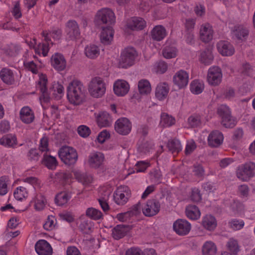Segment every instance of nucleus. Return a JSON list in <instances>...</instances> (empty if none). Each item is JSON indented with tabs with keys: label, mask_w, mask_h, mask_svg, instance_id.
Wrapping results in <instances>:
<instances>
[{
	"label": "nucleus",
	"mask_w": 255,
	"mask_h": 255,
	"mask_svg": "<svg viewBox=\"0 0 255 255\" xmlns=\"http://www.w3.org/2000/svg\"><path fill=\"white\" fill-rule=\"evenodd\" d=\"M202 225L206 230L213 231L217 226L216 220L213 216L207 215L203 217Z\"/></svg>",
	"instance_id": "36"
},
{
	"label": "nucleus",
	"mask_w": 255,
	"mask_h": 255,
	"mask_svg": "<svg viewBox=\"0 0 255 255\" xmlns=\"http://www.w3.org/2000/svg\"><path fill=\"white\" fill-rule=\"evenodd\" d=\"M228 250L234 255L237 254L240 250L238 242L236 240L230 239L227 244Z\"/></svg>",
	"instance_id": "56"
},
{
	"label": "nucleus",
	"mask_w": 255,
	"mask_h": 255,
	"mask_svg": "<svg viewBox=\"0 0 255 255\" xmlns=\"http://www.w3.org/2000/svg\"><path fill=\"white\" fill-rule=\"evenodd\" d=\"M223 139V133L218 130H215L209 134L208 137V143L210 147H218L222 144Z\"/></svg>",
	"instance_id": "19"
},
{
	"label": "nucleus",
	"mask_w": 255,
	"mask_h": 255,
	"mask_svg": "<svg viewBox=\"0 0 255 255\" xmlns=\"http://www.w3.org/2000/svg\"><path fill=\"white\" fill-rule=\"evenodd\" d=\"M236 177L242 182H248L255 176V163L248 161L238 166L236 170Z\"/></svg>",
	"instance_id": "1"
},
{
	"label": "nucleus",
	"mask_w": 255,
	"mask_h": 255,
	"mask_svg": "<svg viewBox=\"0 0 255 255\" xmlns=\"http://www.w3.org/2000/svg\"><path fill=\"white\" fill-rule=\"evenodd\" d=\"M154 144L151 140L143 139L138 144V150L139 152L146 153L153 148Z\"/></svg>",
	"instance_id": "45"
},
{
	"label": "nucleus",
	"mask_w": 255,
	"mask_h": 255,
	"mask_svg": "<svg viewBox=\"0 0 255 255\" xmlns=\"http://www.w3.org/2000/svg\"><path fill=\"white\" fill-rule=\"evenodd\" d=\"M66 31L70 37L75 36L78 31V24L74 20H69L66 24Z\"/></svg>",
	"instance_id": "47"
},
{
	"label": "nucleus",
	"mask_w": 255,
	"mask_h": 255,
	"mask_svg": "<svg viewBox=\"0 0 255 255\" xmlns=\"http://www.w3.org/2000/svg\"><path fill=\"white\" fill-rule=\"evenodd\" d=\"M185 214L187 217L192 220L198 219L201 215L199 208L194 205H189L186 206Z\"/></svg>",
	"instance_id": "32"
},
{
	"label": "nucleus",
	"mask_w": 255,
	"mask_h": 255,
	"mask_svg": "<svg viewBox=\"0 0 255 255\" xmlns=\"http://www.w3.org/2000/svg\"><path fill=\"white\" fill-rule=\"evenodd\" d=\"M56 219L54 216H48L43 224L44 229L47 231L53 230L56 226Z\"/></svg>",
	"instance_id": "51"
},
{
	"label": "nucleus",
	"mask_w": 255,
	"mask_h": 255,
	"mask_svg": "<svg viewBox=\"0 0 255 255\" xmlns=\"http://www.w3.org/2000/svg\"><path fill=\"white\" fill-rule=\"evenodd\" d=\"M38 77L39 78L36 82V87L37 90L41 93L39 97L41 105L44 109H46L49 106L50 99L47 89V78L46 75L42 73H39Z\"/></svg>",
	"instance_id": "2"
},
{
	"label": "nucleus",
	"mask_w": 255,
	"mask_h": 255,
	"mask_svg": "<svg viewBox=\"0 0 255 255\" xmlns=\"http://www.w3.org/2000/svg\"><path fill=\"white\" fill-rule=\"evenodd\" d=\"M212 26L209 23H205L201 26L200 29V37L204 42H209L213 36Z\"/></svg>",
	"instance_id": "23"
},
{
	"label": "nucleus",
	"mask_w": 255,
	"mask_h": 255,
	"mask_svg": "<svg viewBox=\"0 0 255 255\" xmlns=\"http://www.w3.org/2000/svg\"><path fill=\"white\" fill-rule=\"evenodd\" d=\"M93 181L92 174L85 173L81 175V183L85 187L89 186Z\"/></svg>",
	"instance_id": "62"
},
{
	"label": "nucleus",
	"mask_w": 255,
	"mask_h": 255,
	"mask_svg": "<svg viewBox=\"0 0 255 255\" xmlns=\"http://www.w3.org/2000/svg\"><path fill=\"white\" fill-rule=\"evenodd\" d=\"M166 35V30L161 25L155 26L151 31V38L158 41L162 40Z\"/></svg>",
	"instance_id": "34"
},
{
	"label": "nucleus",
	"mask_w": 255,
	"mask_h": 255,
	"mask_svg": "<svg viewBox=\"0 0 255 255\" xmlns=\"http://www.w3.org/2000/svg\"><path fill=\"white\" fill-rule=\"evenodd\" d=\"M111 187H103L101 189V192H104V194L101 193L103 197L98 199L99 203L104 212L108 211L110 210L109 205L107 202V200L112 193Z\"/></svg>",
	"instance_id": "24"
},
{
	"label": "nucleus",
	"mask_w": 255,
	"mask_h": 255,
	"mask_svg": "<svg viewBox=\"0 0 255 255\" xmlns=\"http://www.w3.org/2000/svg\"><path fill=\"white\" fill-rule=\"evenodd\" d=\"M217 48L219 52L223 56H231L235 52L233 45L227 41L219 42L217 44Z\"/></svg>",
	"instance_id": "28"
},
{
	"label": "nucleus",
	"mask_w": 255,
	"mask_h": 255,
	"mask_svg": "<svg viewBox=\"0 0 255 255\" xmlns=\"http://www.w3.org/2000/svg\"><path fill=\"white\" fill-rule=\"evenodd\" d=\"M115 129L120 134L128 135L131 131L132 124L127 118H121L118 119L115 123Z\"/></svg>",
	"instance_id": "12"
},
{
	"label": "nucleus",
	"mask_w": 255,
	"mask_h": 255,
	"mask_svg": "<svg viewBox=\"0 0 255 255\" xmlns=\"http://www.w3.org/2000/svg\"><path fill=\"white\" fill-rule=\"evenodd\" d=\"M204 89L203 82L195 80L190 84L191 92L194 94H199L202 92Z\"/></svg>",
	"instance_id": "44"
},
{
	"label": "nucleus",
	"mask_w": 255,
	"mask_h": 255,
	"mask_svg": "<svg viewBox=\"0 0 255 255\" xmlns=\"http://www.w3.org/2000/svg\"><path fill=\"white\" fill-rule=\"evenodd\" d=\"M8 178L5 176L0 177V195H5L8 191Z\"/></svg>",
	"instance_id": "59"
},
{
	"label": "nucleus",
	"mask_w": 255,
	"mask_h": 255,
	"mask_svg": "<svg viewBox=\"0 0 255 255\" xmlns=\"http://www.w3.org/2000/svg\"><path fill=\"white\" fill-rule=\"evenodd\" d=\"M173 228L177 235L185 236L190 232L191 225L185 219H179L174 222Z\"/></svg>",
	"instance_id": "15"
},
{
	"label": "nucleus",
	"mask_w": 255,
	"mask_h": 255,
	"mask_svg": "<svg viewBox=\"0 0 255 255\" xmlns=\"http://www.w3.org/2000/svg\"><path fill=\"white\" fill-rule=\"evenodd\" d=\"M177 49L174 47H165L162 51L164 57L167 59L174 58L177 55Z\"/></svg>",
	"instance_id": "54"
},
{
	"label": "nucleus",
	"mask_w": 255,
	"mask_h": 255,
	"mask_svg": "<svg viewBox=\"0 0 255 255\" xmlns=\"http://www.w3.org/2000/svg\"><path fill=\"white\" fill-rule=\"evenodd\" d=\"M84 52L88 58L93 59L100 55V50L97 46L92 44L85 47Z\"/></svg>",
	"instance_id": "40"
},
{
	"label": "nucleus",
	"mask_w": 255,
	"mask_h": 255,
	"mask_svg": "<svg viewBox=\"0 0 255 255\" xmlns=\"http://www.w3.org/2000/svg\"><path fill=\"white\" fill-rule=\"evenodd\" d=\"M93 227V223L91 221H85L81 225V230L85 234H88L90 232Z\"/></svg>",
	"instance_id": "64"
},
{
	"label": "nucleus",
	"mask_w": 255,
	"mask_h": 255,
	"mask_svg": "<svg viewBox=\"0 0 255 255\" xmlns=\"http://www.w3.org/2000/svg\"><path fill=\"white\" fill-rule=\"evenodd\" d=\"M13 196L16 200L23 201L28 198L29 192L26 188L23 186H18L14 190Z\"/></svg>",
	"instance_id": "38"
},
{
	"label": "nucleus",
	"mask_w": 255,
	"mask_h": 255,
	"mask_svg": "<svg viewBox=\"0 0 255 255\" xmlns=\"http://www.w3.org/2000/svg\"><path fill=\"white\" fill-rule=\"evenodd\" d=\"M32 58H35V57L30 52L27 51L24 56L23 65L26 69L33 74H37L41 66L36 64L33 61H31Z\"/></svg>",
	"instance_id": "20"
},
{
	"label": "nucleus",
	"mask_w": 255,
	"mask_h": 255,
	"mask_svg": "<svg viewBox=\"0 0 255 255\" xmlns=\"http://www.w3.org/2000/svg\"><path fill=\"white\" fill-rule=\"evenodd\" d=\"M160 209V202L156 199L148 200L146 204L142 207L143 215L146 217H152L156 215Z\"/></svg>",
	"instance_id": "10"
},
{
	"label": "nucleus",
	"mask_w": 255,
	"mask_h": 255,
	"mask_svg": "<svg viewBox=\"0 0 255 255\" xmlns=\"http://www.w3.org/2000/svg\"><path fill=\"white\" fill-rule=\"evenodd\" d=\"M245 225L243 220L233 219L229 222V227L234 230H240L242 229Z\"/></svg>",
	"instance_id": "61"
},
{
	"label": "nucleus",
	"mask_w": 255,
	"mask_h": 255,
	"mask_svg": "<svg viewBox=\"0 0 255 255\" xmlns=\"http://www.w3.org/2000/svg\"><path fill=\"white\" fill-rule=\"evenodd\" d=\"M98 125L100 127H107L112 125V119L107 112H104L99 114L97 118Z\"/></svg>",
	"instance_id": "33"
},
{
	"label": "nucleus",
	"mask_w": 255,
	"mask_h": 255,
	"mask_svg": "<svg viewBox=\"0 0 255 255\" xmlns=\"http://www.w3.org/2000/svg\"><path fill=\"white\" fill-rule=\"evenodd\" d=\"M50 64L53 68L58 72L64 71L67 67V63L65 56L61 53H54L50 58Z\"/></svg>",
	"instance_id": "11"
},
{
	"label": "nucleus",
	"mask_w": 255,
	"mask_h": 255,
	"mask_svg": "<svg viewBox=\"0 0 255 255\" xmlns=\"http://www.w3.org/2000/svg\"><path fill=\"white\" fill-rule=\"evenodd\" d=\"M42 163L48 169L52 170L55 169L57 165L56 158L51 155H44Z\"/></svg>",
	"instance_id": "43"
},
{
	"label": "nucleus",
	"mask_w": 255,
	"mask_h": 255,
	"mask_svg": "<svg viewBox=\"0 0 255 255\" xmlns=\"http://www.w3.org/2000/svg\"><path fill=\"white\" fill-rule=\"evenodd\" d=\"M189 74L184 70L176 72L173 77V82L179 89L185 88L188 85Z\"/></svg>",
	"instance_id": "16"
},
{
	"label": "nucleus",
	"mask_w": 255,
	"mask_h": 255,
	"mask_svg": "<svg viewBox=\"0 0 255 255\" xmlns=\"http://www.w3.org/2000/svg\"><path fill=\"white\" fill-rule=\"evenodd\" d=\"M250 188L246 184H243L238 187L237 193L241 198H247L249 196Z\"/></svg>",
	"instance_id": "57"
},
{
	"label": "nucleus",
	"mask_w": 255,
	"mask_h": 255,
	"mask_svg": "<svg viewBox=\"0 0 255 255\" xmlns=\"http://www.w3.org/2000/svg\"><path fill=\"white\" fill-rule=\"evenodd\" d=\"M35 249L38 255H52L53 249L50 244L44 240H39L35 245Z\"/></svg>",
	"instance_id": "18"
},
{
	"label": "nucleus",
	"mask_w": 255,
	"mask_h": 255,
	"mask_svg": "<svg viewBox=\"0 0 255 255\" xmlns=\"http://www.w3.org/2000/svg\"><path fill=\"white\" fill-rule=\"evenodd\" d=\"M19 117L21 121L25 124L32 123L35 118L33 112L28 107H24L20 110Z\"/></svg>",
	"instance_id": "27"
},
{
	"label": "nucleus",
	"mask_w": 255,
	"mask_h": 255,
	"mask_svg": "<svg viewBox=\"0 0 255 255\" xmlns=\"http://www.w3.org/2000/svg\"><path fill=\"white\" fill-rule=\"evenodd\" d=\"M79 92V82H72L69 86L67 92V98L71 103L76 105L80 104Z\"/></svg>",
	"instance_id": "13"
},
{
	"label": "nucleus",
	"mask_w": 255,
	"mask_h": 255,
	"mask_svg": "<svg viewBox=\"0 0 255 255\" xmlns=\"http://www.w3.org/2000/svg\"><path fill=\"white\" fill-rule=\"evenodd\" d=\"M175 123V119L166 113L161 115L160 125L164 127H168L173 125Z\"/></svg>",
	"instance_id": "48"
},
{
	"label": "nucleus",
	"mask_w": 255,
	"mask_h": 255,
	"mask_svg": "<svg viewBox=\"0 0 255 255\" xmlns=\"http://www.w3.org/2000/svg\"><path fill=\"white\" fill-rule=\"evenodd\" d=\"M0 77L4 83L11 85L14 83L16 75L11 70L5 68L0 71Z\"/></svg>",
	"instance_id": "26"
},
{
	"label": "nucleus",
	"mask_w": 255,
	"mask_h": 255,
	"mask_svg": "<svg viewBox=\"0 0 255 255\" xmlns=\"http://www.w3.org/2000/svg\"><path fill=\"white\" fill-rule=\"evenodd\" d=\"M86 215L95 220H99L103 217V214L100 210L93 208H89L87 209L86 212Z\"/></svg>",
	"instance_id": "53"
},
{
	"label": "nucleus",
	"mask_w": 255,
	"mask_h": 255,
	"mask_svg": "<svg viewBox=\"0 0 255 255\" xmlns=\"http://www.w3.org/2000/svg\"><path fill=\"white\" fill-rule=\"evenodd\" d=\"M167 146L169 150L172 153L175 152L178 153L182 150V146L180 141L176 138L169 140L167 143Z\"/></svg>",
	"instance_id": "42"
},
{
	"label": "nucleus",
	"mask_w": 255,
	"mask_h": 255,
	"mask_svg": "<svg viewBox=\"0 0 255 255\" xmlns=\"http://www.w3.org/2000/svg\"><path fill=\"white\" fill-rule=\"evenodd\" d=\"M169 91V87L165 82L158 84L155 90V96L159 100L166 98Z\"/></svg>",
	"instance_id": "29"
},
{
	"label": "nucleus",
	"mask_w": 255,
	"mask_h": 255,
	"mask_svg": "<svg viewBox=\"0 0 255 255\" xmlns=\"http://www.w3.org/2000/svg\"><path fill=\"white\" fill-rule=\"evenodd\" d=\"M130 196V191L127 186H120L114 193L115 202L119 205H125Z\"/></svg>",
	"instance_id": "9"
},
{
	"label": "nucleus",
	"mask_w": 255,
	"mask_h": 255,
	"mask_svg": "<svg viewBox=\"0 0 255 255\" xmlns=\"http://www.w3.org/2000/svg\"><path fill=\"white\" fill-rule=\"evenodd\" d=\"M128 230V226L124 225H118L112 230V236L116 240L123 238Z\"/></svg>",
	"instance_id": "35"
},
{
	"label": "nucleus",
	"mask_w": 255,
	"mask_h": 255,
	"mask_svg": "<svg viewBox=\"0 0 255 255\" xmlns=\"http://www.w3.org/2000/svg\"><path fill=\"white\" fill-rule=\"evenodd\" d=\"M127 25L128 28L132 30L143 29L146 25L144 19L140 17H133L127 21Z\"/></svg>",
	"instance_id": "22"
},
{
	"label": "nucleus",
	"mask_w": 255,
	"mask_h": 255,
	"mask_svg": "<svg viewBox=\"0 0 255 255\" xmlns=\"http://www.w3.org/2000/svg\"><path fill=\"white\" fill-rule=\"evenodd\" d=\"M115 20L114 12L110 8H103L97 11L94 21L96 25H100L108 23H112Z\"/></svg>",
	"instance_id": "7"
},
{
	"label": "nucleus",
	"mask_w": 255,
	"mask_h": 255,
	"mask_svg": "<svg viewBox=\"0 0 255 255\" xmlns=\"http://www.w3.org/2000/svg\"><path fill=\"white\" fill-rule=\"evenodd\" d=\"M25 43L30 47L35 50V52L39 55L45 57L47 55L49 48L48 44H39L36 46V36L34 34H31L25 36L24 38Z\"/></svg>",
	"instance_id": "8"
},
{
	"label": "nucleus",
	"mask_w": 255,
	"mask_h": 255,
	"mask_svg": "<svg viewBox=\"0 0 255 255\" xmlns=\"http://www.w3.org/2000/svg\"><path fill=\"white\" fill-rule=\"evenodd\" d=\"M249 30L242 25H236L233 30V35L238 40L246 39L249 35Z\"/></svg>",
	"instance_id": "30"
},
{
	"label": "nucleus",
	"mask_w": 255,
	"mask_h": 255,
	"mask_svg": "<svg viewBox=\"0 0 255 255\" xmlns=\"http://www.w3.org/2000/svg\"><path fill=\"white\" fill-rule=\"evenodd\" d=\"M114 31L112 27L103 28L100 35L101 41L105 44H109L113 40Z\"/></svg>",
	"instance_id": "31"
},
{
	"label": "nucleus",
	"mask_w": 255,
	"mask_h": 255,
	"mask_svg": "<svg viewBox=\"0 0 255 255\" xmlns=\"http://www.w3.org/2000/svg\"><path fill=\"white\" fill-rule=\"evenodd\" d=\"M47 204V200L45 196L41 193H36L32 198L30 204L33 206L36 211L43 210Z\"/></svg>",
	"instance_id": "21"
},
{
	"label": "nucleus",
	"mask_w": 255,
	"mask_h": 255,
	"mask_svg": "<svg viewBox=\"0 0 255 255\" xmlns=\"http://www.w3.org/2000/svg\"><path fill=\"white\" fill-rule=\"evenodd\" d=\"M64 88L63 86L58 82L54 83L53 84L51 92L56 99H60L63 95Z\"/></svg>",
	"instance_id": "52"
},
{
	"label": "nucleus",
	"mask_w": 255,
	"mask_h": 255,
	"mask_svg": "<svg viewBox=\"0 0 255 255\" xmlns=\"http://www.w3.org/2000/svg\"><path fill=\"white\" fill-rule=\"evenodd\" d=\"M189 125L192 128L197 127L201 124V118L199 115L194 114L188 119Z\"/></svg>",
	"instance_id": "55"
},
{
	"label": "nucleus",
	"mask_w": 255,
	"mask_h": 255,
	"mask_svg": "<svg viewBox=\"0 0 255 255\" xmlns=\"http://www.w3.org/2000/svg\"><path fill=\"white\" fill-rule=\"evenodd\" d=\"M137 53L132 47L125 48L121 52L119 62L120 68H127L134 64Z\"/></svg>",
	"instance_id": "3"
},
{
	"label": "nucleus",
	"mask_w": 255,
	"mask_h": 255,
	"mask_svg": "<svg viewBox=\"0 0 255 255\" xmlns=\"http://www.w3.org/2000/svg\"><path fill=\"white\" fill-rule=\"evenodd\" d=\"M129 89V86L128 82L125 80H119L114 85V91L117 96H124L126 95Z\"/></svg>",
	"instance_id": "25"
},
{
	"label": "nucleus",
	"mask_w": 255,
	"mask_h": 255,
	"mask_svg": "<svg viewBox=\"0 0 255 255\" xmlns=\"http://www.w3.org/2000/svg\"><path fill=\"white\" fill-rule=\"evenodd\" d=\"M217 247L212 241H207L203 245L202 252L203 255H215L217 253Z\"/></svg>",
	"instance_id": "39"
},
{
	"label": "nucleus",
	"mask_w": 255,
	"mask_h": 255,
	"mask_svg": "<svg viewBox=\"0 0 255 255\" xmlns=\"http://www.w3.org/2000/svg\"><path fill=\"white\" fill-rule=\"evenodd\" d=\"M222 79L221 69L218 66H212L209 68L207 75V81L212 86H216L220 84Z\"/></svg>",
	"instance_id": "14"
},
{
	"label": "nucleus",
	"mask_w": 255,
	"mask_h": 255,
	"mask_svg": "<svg viewBox=\"0 0 255 255\" xmlns=\"http://www.w3.org/2000/svg\"><path fill=\"white\" fill-rule=\"evenodd\" d=\"M0 144L7 147H14L17 144L16 137L12 134L4 135L0 139Z\"/></svg>",
	"instance_id": "37"
},
{
	"label": "nucleus",
	"mask_w": 255,
	"mask_h": 255,
	"mask_svg": "<svg viewBox=\"0 0 255 255\" xmlns=\"http://www.w3.org/2000/svg\"><path fill=\"white\" fill-rule=\"evenodd\" d=\"M44 40L49 44V41H51L50 37H52L54 39H58L61 35V32L59 30H54L52 32H48L47 31H44L42 33Z\"/></svg>",
	"instance_id": "50"
},
{
	"label": "nucleus",
	"mask_w": 255,
	"mask_h": 255,
	"mask_svg": "<svg viewBox=\"0 0 255 255\" xmlns=\"http://www.w3.org/2000/svg\"><path fill=\"white\" fill-rule=\"evenodd\" d=\"M192 172L195 176L199 178H203L205 174V170L203 166L200 164L194 165Z\"/></svg>",
	"instance_id": "63"
},
{
	"label": "nucleus",
	"mask_w": 255,
	"mask_h": 255,
	"mask_svg": "<svg viewBox=\"0 0 255 255\" xmlns=\"http://www.w3.org/2000/svg\"><path fill=\"white\" fill-rule=\"evenodd\" d=\"M217 113L221 118V124L226 128H233L236 124L237 121L231 115L230 109L226 105H221L218 109Z\"/></svg>",
	"instance_id": "4"
},
{
	"label": "nucleus",
	"mask_w": 255,
	"mask_h": 255,
	"mask_svg": "<svg viewBox=\"0 0 255 255\" xmlns=\"http://www.w3.org/2000/svg\"><path fill=\"white\" fill-rule=\"evenodd\" d=\"M138 88L141 94H147L151 91L150 83L145 79H142L138 82Z\"/></svg>",
	"instance_id": "46"
},
{
	"label": "nucleus",
	"mask_w": 255,
	"mask_h": 255,
	"mask_svg": "<svg viewBox=\"0 0 255 255\" xmlns=\"http://www.w3.org/2000/svg\"><path fill=\"white\" fill-rule=\"evenodd\" d=\"M20 181L31 185L35 189L39 188L41 185L40 181L33 177H23Z\"/></svg>",
	"instance_id": "58"
},
{
	"label": "nucleus",
	"mask_w": 255,
	"mask_h": 255,
	"mask_svg": "<svg viewBox=\"0 0 255 255\" xmlns=\"http://www.w3.org/2000/svg\"><path fill=\"white\" fill-rule=\"evenodd\" d=\"M154 69L157 74H163L167 71V65L165 62L160 61L155 64Z\"/></svg>",
	"instance_id": "60"
},
{
	"label": "nucleus",
	"mask_w": 255,
	"mask_h": 255,
	"mask_svg": "<svg viewBox=\"0 0 255 255\" xmlns=\"http://www.w3.org/2000/svg\"><path fill=\"white\" fill-rule=\"evenodd\" d=\"M70 198V195L67 192H59L55 196V203L58 206H63L68 202Z\"/></svg>",
	"instance_id": "41"
},
{
	"label": "nucleus",
	"mask_w": 255,
	"mask_h": 255,
	"mask_svg": "<svg viewBox=\"0 0 255 255\" xmlns=\"http://www.w3.org/2000/svg\"><path fill=\"white\" fill-rule=\"evenodd\" d=\"M88 90L90 95L93 97L101 98L105 94L106 92L105 83L102 78L95 77L90 81Z\"/></svg>",
	"instance_id": "5"
},
{
	"label": "nucleus",
	"mask_w": 255,
	"mask_h": 255,
	"mask_svg": "<svg viewBox=\"0 0 255 255\" xmlns=\"http://www.w3.org/2000/svg\"><path fill=\"white\" fill-rule=\"evenodd\" d=\"M104 160L105 156L103 153L94 151L89 155L88 163L91 168L97 169L103 165Z\"/></svg>",
	"instance_id": "17"
},
{
	"label": "nucleus",
	"mask_w": 255,
	"mask_h": 255,
	"mask_svg": "<svg viewBox=\"0 0 255 255\" xmlns=\"http://www.w3.org/2000/svg\"><path fill=\"white\" fill-rule=\"evenodd\" d=\"M59 156L65 164H74L78 159V154L76 150L70 146H64L58 152Z\"/></svg>",
	"instance_id": "6"
},
{
	"label": "nucleus",
	"mask_w": 255,
	"mask_h": 255,
	"mask_svg": "<svg viewBox=\"0 0 255 255\" xmlns=\"http://www.w3.org/2000/svg\"><path fill=\"white\" fill-rule=\"evenodd\" d=\"M199 60L204 65H209L213 60V56L209 50L203 51L200 54Z\"/></svg>",
	"instance_id": "49"
}]
</instances>
